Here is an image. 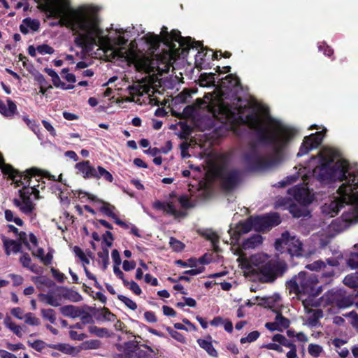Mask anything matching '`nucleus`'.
<instances>
[{
    "instance_id": "obj_63",
    "label": "nucleus",
    "mask_w": 358,
    "mask_h": 358,
    "mask_svg": "<svg viewBox=\"0 0 358 358\" xmlns=\"http://www.w3.org/2000/svg\"><path fill=\"white\" fill-rule=\"evenodd\" d=\"M9 329L18 337L21 338L22 336V327L15 324L13 323L11 324V326L9 327Z\"/></svg>"
},
{
    "instance_id": "obj_19",
    "label": "nucleus",
    "mask_w": 358,
    "mask_h": 358,
    "mask_svg": "<svg viewBox=\"0 0 358 358\" xmlns=\"http://www.w3.org/2000/svg\"><path fill=\"white\" fill-rule=\"evenodd\" d=\"M8 108L5 103L0 100V113L6 117H13L17 113V106L10 99H7Z\"/></svg>"
},
{
    "instance_id": "obj_5",
    "label": "nucleus",
    "mask_w": 358,
    "mask_h": 358,
    "mask_svg": "<svg viewBox=\"0 0 358 358\" xmlns=\"http://www.w3.org/2000/svg\"><path fill=\"white\" fill-rule=\"evenodd\" d=\"M56 17H61L62 21L68 26L78 28L89 34L99 35L101 31L96 26H90V22L85 13L73 9L69 10L63 8H58L54 11Z\"/></svg>"
},
{
    "instance_id": "obj_21",
    "label": "nucleus",
    "mask_w": 358,
    "mask_h": 358,
    "mask_svg": "<svg viewBox=\"0 0 358 358\" xmlns=\"http://www.w3.org/2000/svg\"><path fill=\"white\" fill-rule=\"evenodd\" d=\"M215 73H201L199 76V83L201 86H216Z\"/></svg>"
},
{
    "instance_id": "obj_6",
    "label": "nucleus",
    "mask_w": 358,
    "mask_h": 358,
    "mask_svg": "<svg viewBox=\"0 0 358 358\" xmlns=\"http://www.w3.org/2000/svg\"><path fill=\"white\" fill-rule=\"evenodd\" d=\"M302 243L296 236H290L288 231L282 234L281 237L276 239L275 248L282 253L287 251L291 256H302Z\"/></svg>"
},
{
    "instance_id": "obj_62",
    "label": "nucleus",
    "mask_w": 358,
    "mask_h": 358,
    "mask_svg": "<svg viewBox=\"0 0 358 358\" xmlns=\"http://www.w3.org/2000/svg\"><path fill=\"white\" fill-rule=\"evenodd\" d=\"M89 349H98L101 346V342L99 340H91L85 343Z\"/></svg>"
},
{
    "instance_id": "obj_8",
    "label": "nucleus",
    "mask_w": 358,
    "mask_h": 358,
    "mask_svg": "<svg viewBox=\"0 0 358 358\" xmlns=\"http://www.w3.org/2000/svg\"><path fill=\"white\" fill-rule=\"evenodd\" d=\"M327 300L340 308H346L352 304V297L347 295L346 292L343 289H331L328 292Z\"/></svg>"
},
{
    "instance_id": "obj_60",
    "label": "nucleus",
    "mask_w": 358,
    "mask_h": 358,
    "mask_svg": "<svg viewBox=\"0 0 358 358\" xmlns=\"http://www.w3.org/2000/svg\"><path fill=\"white\" fill-rule=\"evenodd\" d=\"M112 258L114 262V266H120L122 261L120 258V253L117 250L114 249L112 251Z\"/></svg>"
},
{
    "instance_id": "obj_27",
    "label": "nucleus",
    "mask_w": 358,
    "mask_h": 358,
    "mask_svg": "<svg viewBox=\"0 0 358 358\" xmlns=\"http://www.w3.org/2000/svg\"><path fill=\"white\" fill-rule=\"evenodd\" d=\"M343 283L350 288L358 287V273L348 275L343 279Z\"/></svg>"
},
{
    "instance_id": "obj_10",
    "label": "nucleus",
    "mask_w": 358,
    "mask_h": 358,
    "mask_svg": "<svg viewBox=\"0 0 358 358\" xmlns=\"http://www.w3.org/2000/svg\"><path fill=\"white\" fill-rule=\"evenodd\" d=\"M40 171L36 168H32L29 170L26 171L25 174H21L17 170H15L12 166H9L7 168L4 169V172L6 174L9 175L10 178H13V180H15V178L17 176L20 177V182H21V185H26L28 187H30L31 189V186L34 185H36L35 182H34L31 180L32 177L34 176H41L38 174V172Z\"/></svg>"
},
{
    "instance_id": "obj_43",
    "label": "nucleus",
    "mask_w": 358,
    "mask_h": 358,
    "mask_svg": "<svg viewBox=\"0 0 358 358\" xmlns=\"http://www.w3.org/2000/svg\"><path fill=\"white\" fill-rule=\"evenodd\" d=\"M308 353L315 357H318L322 351V348L317 344H310L308 348Z\"/></svg>"
},
{
    "instance_id": "obj_56",
    "label": "nucleus",
    "mask_w": 358,
    "mask_h": 358,
    "mask_svg": "<svg viewBox=\"0 0 358 358\" xmlns=\"http://www.w3.org/2000/svg\"><path fill=\"white\" fill-rule=\"evenodd\" d=\"M80 317L81 322L84 324H92L94 322L92 316L90 313H86L85 310H84V313L83 315H81Z\"/></svg>"
},
{
    "instance_id": "obj_11",
    "label": "nucleus",
    "mask_w": 358,
    "mask_h": 358,
    "mask_svg": "<svg viewBox=\"0 0 358 358\" xmlns=\"http://www.w3.org/2000/svg\"><path fill=\"white\" fill-rule=\"evenodd\" d=\"M322 139L323 134L322 131H317L308 136H306L297 153V156L304 155L312 149L317 148L322 143Z\"/></svg>"
},
{
    "instance_id": "obj_31",
    "label": "nucleus",
    "mask_w": 358,
    "mask_h": 358,
    "mask_svg": "<svg viewBox=\"0 0 358 358\" xmlns=\"http://www.w3.org/2000/svg\"><path fill=\"white\" fill-rule=\"evenodd\" d=\"M166 145L167 148H150L148 150L145 151L146 153H149L152 156H156L160 152H163L164 154L167 153L172 149V143L171 141H166Z\"/></svg>"
},
{
    "instance_id": "obj_9",
    "label": "nucleus",
    "mask_w": 358,
    "mask_h": 358,
    "mask_svg": "<svg viewBox=\"0 0 358 358\" xmlns=\"http://www.w3.org/2000/svg\"><path fill=\"white\" fill-rule=\"evenodd\" d=\"M117 348L120 351L124 352L127 358H150L148 351L138 346L135 341L126 342L123 345H117Z\"/></svg>"
},
{
    "instance_id": "obj_50",
    "label": "nucleus",
    "mask_w": 358,
    "mask_h": 358,
    "mask_svg": "<svg viewBox=\"0 0 358 358\" xmlns=\"http://www.w3.org/2000/svg\"><path fill=\"white\" fill-rule=\"evenodd\" d=\"M29 345L38 352H41L47 345L45 343L41 340H36L33 343L28 342Z\"/></svg>"
},
{
    "instance_id": "obj_29",
    "label": "nucleus",
    "mask_w": 358,
    "mask_h": 358,
    "mask_svg": "<svg viewBox=\"0 0 358 358\" xmlns=\"http://www.w3.org/2000/svg\"><path fill=\"white\" fill-rule=\"evenodd\" d=\"M272 341L274 342H278L280 345L289 348L290 349L294 348L296 345L287 339L283 335L277 334L274 335L272 338Z\"/></svg>"
},
{
    "instance_id": "obj_30",
    "label": "nucleus",
    "mask_w": 358,
    "mask_h": 358,
    "mask_svg": "<svg viewBox=\"0 0 358 358\" xmlns=\"http://www.w3.org/2000/svg\"><path fill=\"white\" fill-rule=\"evenodd\" d=\"M275 320L277 326L282 328V331L289 327L290 321L287 318L285 317L281 313H278Z\"/></svg>"
},
{
    "instance_id": "obj_4",
    "label": "nucleus",
    "mask_w": 358,
    "mask_h": 358,
    "mask_svg": "<svg viewBox=\"0 0 358 358\" xmlns=\"http://www.w3.org/2000/svg\"><path fill=\"white\" fill-rule=\"evenodd\" d=\"M318 282L316 275L301 271L287 282V287L290 289V292H294L299 298L302 295L308 296V299L302 300L304 307L307 308L310 306H314L312 303V298L319 296L322 291V286H317Z\"/></svg>"
},
{
    "instance_id": "obj_59",
    "label": "nucleus",
    "mask_w": 358,
    "mask_h": 358,
    "mask_svg": "<svg viewBox=\"0 0 358 358\" xmlns=\"http://www.w3.org/2000/svg\"><path fill=\"white\" fill-rule=\"evenodd\" d=\"M136 262L134 261H128V260H124L123 262V269L125 271H131L133 269L135 268L136 267Z\"/></svg>"
},
{
    "instance_id": "obj_34",
    "label": "nucleus",
    "mask_w": 358,
    "mask_h": 358,
    "mask_svg": "<svg viewBox=\"0 0 358 358\" xmlns=\"http://www.w3.org/2000/svg\"><path fill=\"white\" fill-rule=\"evenodd\" d=\"M101 203L103 204V206L100 208V210L101 212L104 213L106 215L110 217H115V214L113 212V210L115 209L113 206L104 201H103V202Z\"/></svg>"
},
{
    "instance_id": "obj_39",
    "label": "nucleus",
    "mask_w": 358,
    "mask_h": 358,
    "mask_svg": "<svg viewBox=\"0 0 358 358\" xmlns=\"http://www.w3.org/2000/svg\"><path fill=\"white\" fill-rule=\"evenodd\" d=\"M24 318V322L27 324L32 326H38L41 324L39 319L36 317L31 313H28L25 314Z\"/></svg>"
},
{
    "instance_id": "obj_37",
    "label": "nucleus",
    "mask_w": 358,
    "mask_h": 358,
    "mask_svg": "<svg viewBox=\"0 0 358 358\" xmlns=\"http://www.w3.org/2000/svg\"><path fill=\"white\" fill-rule=\"evenodd\" d=\"M169 244L171 248L176 252H180L185 248V244L173 237L170 238Z\"/></svg>"
},
{
    "instance_id": "obj_64",
    "label": "nucleus",
    "mask_w": 358,
    "mask_h": 358,
    "mask_svg": "<svg viewBox=\"0 0 358 358\" xmlns=\"http://www.w3.org/2000/svg\"><path fill=\"white\" fill-rule=\"evenodd\" d=\"M129 289L136 295H140L142 292L141 289L138 285L134 281L130 282Z\"/></svg>"
},
{
    "instance_id": "obj_38",
    "label": "nucleus",
    "mask_w": 358,
    "mask_h": 358,
    "mask_svg": "<svg viewBox=\"0 0 358 358\" xmlns=\"http://www.w3.org/2000/svg\"><path fill=\"white\" fill-rule=\"evenodd\" d=\"M98 257L102 260L103 262V269H106L108 264H109V252L108 250L105 248L103 249V251L98 252Z\"/></svg>"
},
{
    "instance_id": "obj_25",
    "label": "nucleus",
    "mask_w": 358,
    "mask_h": 358,
    "mask_svg": "<svg viewBox=\"0 0 358 358\" xmlns=\"http://www.w3.org/2000/svg\"><path fill=\"white\" fill-rule=\"evenodd\" d=\"M48 347L68 355H72L76 351V348L66 343L48 344Z\"/></svg>"
},
{
    "instance_id": "obj_23",
    "label": "nucleus",
    "mask_w": 358,
    "mask_h": 358,
    "mask_svg": "<svg viewBox=\"0 0 358 358\" xmlns=\"http://www.w3.org/2000/svg\"><path fill=\"white\" fill-rule=\"evenodd\" d=\"M262 237L259 234H255L250 238L245 240V241L242 244V248L244 250L249 248H255L258 245L262 243Z\"/></svg>"
},
{
    "instance_id": "obj_51",
    "label": "nucleus",
    "mask_w": 358,
    "mask_h": 358,
    "mask_svg": "<svg viewBox=\"0 0 358 358\" xmlns=\"http://www.w3.org/2000/svg\"><path fill=\"white\" fill-rule=\"evenodd\" d=\"M343 259V255L340 253L335 257H330L326 259L327 264L330 266H337L339 265V260Z\"/></svg>"
},
{
    "instance_id": "obj_42",
    "label": "nucleus",
    "mask_w": 358,
    "mask_h": 358,
    "mask_svg": "<svg viewBox=\"0 0 358 358\" xmlns=\"http://www.w3.org/2000/svg\"><path fill=\"white\" fill-rule=\"evenodd\" d=\"M347 264L352 268H358V252L350 254L349 258L347 259Z\"/></svg>"
},
{
    "instance_id": "obj_22",
    "label": "nucleus",
    "mask_w": 358,
    "mask_h": 358,
    "mask_svg": "<svg viewBox=\"0 0 358 358\" xmlns=\"http://www.w3.org/2000/svg\"><path fill=\"white\" fill-rule=\"evenodd\" d=\"M23 206L21 207V211L24 214L29 215L35 209V203H34L30 196L21 195Z\"/></svg>"
},
{
    "instance_id": "obj_33",
    "label": "nucleus",
    "mask_w": 358,
    "mask_h": 358,
    "mask_svg": "<svg viewBox=\"0 0 358 358\" xmlns=\"http://www.w3.org/2000/svg\"><path fill=\"white\" fill-rule=\"evenodd\" d=\"M88 329L91 334H94L99 337H103L105 336H107L108 334V331L107 329L99 328L97 327L96 326H90L89 327Z\"/></svg>"
},
{
    "instance_id": "obj_46",
    "label": "nucleus",
    "mask_w": 358,
    "mask_h": 358,
    "mask_svg": "<svg viewBox=\"0 0 358 358\" xmlns=\"http://www.w3.org/2000/svg\"><path fill=\"white\" fill-rule=\"evenodd\" d=\"M97 169L99 171V178L103 177L106 180H107L110 182H113V177L108 171H106L102 166H98Z\"/></svg>"
},
{
    "instance_id": "obj_58",
    "label": "nucleus",
    "mask_w": 358,
    "mask_h": 358,
    "mask_svg": "<svg viewBox=\"0 0 358 358\" xmlns=\"http://www.w3.org/2000/svg\"><path fill=\"white\" fill-rule=\"evenodd\" d=\"M85 178H99V171L96 170L95 168L90 166V168H88V172H87V176H83Z\"/></svg>"
},
{
    "instance_id": "obj_52",
    "label": "nucleus",
    "mask_w": 358,
    "mask_h": 358,
    "mask_svg": "<svg viewBox=\"0 0 358 358\" xmlns=\"http://www.w3.org/2000/svg\"><path fill=\"white\" fill-rule=\"evenodd\" d=\"M180 127L183 134V136H181V138L187 139L188 136L192 134V128L191 126L185 123H182Z\"/></svg>"
},
{
    "instance_id": "obj_16",
    "label": "nucleus",
    "mask_w": 358,
    "mask_h": 358,
    "mask_svg": "<svg viewBox=\"0 0 358 358\" xmlns=\"http://www.w3.org/2000/svg\"><path fill=\"white\" fill-rule=\"evenodd\" d=\"M218 83L221 88L231 91L241 85L239 78L233 74L227 75L224 78L220 79Z\"/></svg>"
},
{
    "instance_id": "obj_15",
    "label": "nucleus",
    "mask_w": 358,
    "mask_h": 358,
    "mask_svg": "<svg viewBox=\"0 0 358 358\" xmlns=\"http://www.w3.org/2000/svg\"><path fill=\"white\" fill-rule=\"evenodd\" d=\"M292 191L295 200L303 205H308L313 201V195L309 192L308 187H295Z\"/></svg>"
},
{
    "instance_id": "obj_2",
    "label": "nucleus",
    "mask_w": 358,
    "mask_h": 358,
    "mask_svg": "<svg viewBox=\"0 0 358 358\" xmlns=\"http://www.w3.org/2000/svg\"><path fill=\"white\" fill-rule=\"evenodd\" d=\"M146 40L152 49H157L163 42L173 52L182 55H187L190 48H203L200 41H193L189 36H182L178 30L173 29L169 33L165 26L162 28L161 35L150 33L146 36Z\"/></svg>"
},
{
    "instance_id": "obj_20",
    "label": "nucleus",
    "mask_w": 358,
    "mask_h": 358,
    "mask_svg": "<svg viewBox=\"0 0 358 358\" xmlns=\"http://www.w3.org/2000/svg\"><path fill=\"white\" fill-rule=\"evenodd\" d=\"M3 245L5 247L6 253L7 255L10 254V252L14 253L21 252L22 244L14 240L6 239L5 237L3 238Z\"/></svg>"
},
{
    "instance_id": "obj_28",
    "label": "nucleus",
    "mask_w": 358,
    "mask_h": 358,
    "mask_svg": "<svg viewBox=\"0 0 358 358\" xmlns=\"http://www.w3.org/2000/svg\"><path fill=\"white\" fill-rule=\"evenodd\" d=\"M38 297L41 301L45 302L47 304H48L50 306H55V307H57V306H60V303L52 295L39 294Z\"/></svg>"
},
{
    "instance_id": "obj_24",
    "label": "nucleus",
    "mask_w": 358,
    "mask_h": 358,
    "mask_svg": "<svg viewBox=\"0 0 358 358\" xmlns=\"http://www.w3.org/2000/svg\"><path fill=\"white\" fill-rule=\"evenodd\" d=\"M197 343L200 345V347L203 349H204L209 355L213 357H217V352L214 348L213 345H212L211 342H209L204 339H198Z\"/></svg>"
},
{
    "instance_id": "obj_26",
    "label": "nucleus",
    "mask_w": 358,
    "mask_h": 358,
    "mask_svg": "<svg viewBox=\"0 0 358 358\" xmlns=\"http://www.w3.org/2000/svg\"><path fill=\"white\" fill-rule=\"evenodd\" d=\"M164 211L173 215L175 217H185L187 215L185 212L176 210L171 202L165 204Z\"/></svg>"
},
{
    "instance_id": "obj_55",
    "label": "nucleus",
    "mask_w": 358,
    "mask_h": 358,
    "mask_svg": "<svg viewBox=\"0 0 358 358\" xmlns=\"http://www.w3.org/2000/svg\"><path fill=\"white\" fill-rule=\"evenodd\" d=\"M69 336L73 340L76 341H83L85 338L87 337V336L85 334H78L76 331H69Z\"/></svg>"
},
{
    "instance_id": "obj_47",
    "label": "nucleus",
    "mask_w": 358,
    "mask_h": 358,
    "mask_svg": "<svg viewBox=\"0 0 358 358\" xmlns=\"http://www.w3.org/2000/svg\"><path fill=\"white\" fill-rule=\"evenodd\" d=\"M75 255L80 258V259L86 264H90V260L86 257L84 252L78 246L73 248Z\"/></svg>"
},
{
    "instance_id": "obj_32",
    "label": "nucleus",
    "mask_w": 358,
    "mask_h": 358,
    "mask_svg": "<svg viewBox=\"0 0 358 358\" xmlns=\"http://www.w3.org/2000/svg\"><path fill=\"white\" fill-rule=\"evenodd\" d=\"M22 22L33 31H37L40 28V22L38 20L27 17L24 18Z\"/></svg>"
},
{
    "instance_id": "obj_44",
    "label": "nucleus",
    "mask_w": 358,
    "mask_h": 358,
    "mask_svg": "<svg viewBox=\"0 0 358 358\" xmlns=\"http://www.w3.org/2000/svg\"><path fill=\"white\" fill-rule=\"evenodd\" d=\"M36 50L40 54H42V55H44V54L52 55L55 52L54 49L51 46H50L47 44H43V45H38L36 48Z\"/></svg>"
},
{
    "instance_id": "obj_1",
    "label": "nucleus",
    "mask_w": 358,
    "mask_h": 358,
    "mask_svg": "<svg viewBox=\"0 0 358 358\" xmlns=\"http://www.w3.org/2000/svg\"><path fill=\"white\" fill-rule=\"evenodd\" d=\"M238 114L241 122L257 134L255 140L243 147L242 162L250 171H263L271 168L275 164V159L265 151V145L270 146L275 155H280L294 138L296 130L279 125L275 131L270 132L253 110L249 108L248 113L245 115L238 110Z\"/></svg>"
},
{
    "instance_id": "obj_41",
    "label": "nucleus",
    "mask_w": 358,
    "mask_h": 358,
    "mask_svg": "<svg viewBox=\"0 0 358 358\" xmlns=\"http://www.w3.org/2000/svg\"><path fill=\"white\" fill-rule=\"evenodd\" d=\"M117 298L119 300L122 301L129 308H130L133 310H134L137 308L136 303L134 301H133L131 299H130L129 298H128L124 295H122V294H119L117 296Z\"/></svg>"
},
{
    "instance_id": "obj_45",
    "label": "nucleus",
    "mask_w": 358,
    "mask_h": 358,
    "mask_svg": "<svg viewBox=\"0 0 358 358\" xmlns=\"http://www.w3.org/2000/svg\"><path fill=\"white\" fill-rule=\"evenodd\" d=\"M76 167L79 171L83 173V176H87V172H88V168L90 167V164L89 161H83L76 164Z\"/></svg>"
},
{
    "instance_id": "obj_54",
    "label": "nucleus",
    "mask_w": 358,
    "mask_h": 358,
    "mask_svg": "<svg viewBox=\"0 0 358 358\" xmlns=\"http://www.w3.org/2000/svg\"><path fill=\"white\" fill-rule=\"evenodd\" d=\"M17 235H18V236H19V239L21 242L20 243L24 244L27 248L28 250H31V246L27 241V234L24 231H20V232H18V234Z\"/></svg>"
},
{
    "instance_id": "obj_57",
    "label": "nucleus",
    "mask_w": 358,
    "mask_h": 358,
    "mask_svg": "<svg viewBox=\"0 0 358 358\" xmlns=\"http://www.w3.org/2000/svg\"><path fill=\"white\" fill-rule=\"evenodd\" d=\"M51 272L53 276L59 282H64L66 277L62 273H60L59 271L55 269V268H51Z\"/></svg>"
},
{
    "instance_id": "obj_18",
    "label": "nucleus",
    "mask_w": 358,
    "mask_h": 358,
    "mask_svg": "<svg viewBox=\"0 0 358 358\" xmlns=\"http://www.w3.org/2000/svg\"><path fill=\"white\" fill-rule=\"evenodd\" d=\"M61 313L65 317L76 318L84 313V310L73 305H66L59 308Z\"/></svg>"
},
{
    "instance_id": "obj_13",
    "label": "nucleus",
    "mask_w": 358,
    "mask_h": 358,
    "mask_svg": "<svg viewBox=\"0 0 358 358\" xmlns=\"http://www.w3.org/2000/svg\"><path fill=\"white\" fill-rule=\"evenodd\" d=\"M196 109L197 108H208L214 116H216V113H218L226 117H228L231 113V110L228 106H224V103H222L216 106L215 108H210V103L202 99H196L195 103L193 104Z\"/></svg>"
},
{
    "instance_id": "obj_14",
    "label": "nucleus",
    "mask_w": 358,
    "mask_h": 358,
    "mask_svg": "<svg viewBox=\"0 0 358 358\" xmlns=\"http://www.w3.org/2000/svg\"><path fill=\"white\" fill-rule=\"evenodd\" d=\"M306 268L312 271H320L321 277L327 278L325 280L327 282L329 279L331 280L335 275L334 269L332 268H327L326 263L322 260L315 261L307 265Z\"/></svg>"
},
{
    "instance_id": "obj_48",
    "label": "nucleus",
    "mask_w": 358,
    "mask_h": 358,
    "mask_svg": "<svg viewBox=\"0 0 358 358\" xmlns=\"http://www.w3.org/2000/svg\"><path fill=\"white\" fill-rule=\"evenodd\" d=\"M312 311L313 313L311 318L310 319V323L312 325H315L318 320L323 317V312L320 309L313 310Z\"/></svg>"
},
{
    "instance_id": "obj_3",
    "label": "nucleus",
    "mask_w": 358,
    "mask_h": 358,
    "mask_svg": "<svg viewBox=\"0 0 358 358\" xmlns=\"http://www.w3.org/2000/svg\"><path fill=\"white\" fill-rule=\"evenodd\" d=\"M249 266L259 273V281L264 283L273 282L277 278L283 275L287 268L284 261L260 253L250 257Z\"/></svg>"
},
{
    "instance_id": "obj_7",
    "label": "nucleus",
    "mask_w": 358,
    "mask_h": 358,
    "mask_svg": "<svg viewBox=\"0 0 358 358\" xmlns=\"http://www.w3.org/2000/svg\"><path fill=\"white\" fill-rule=\"evenodd\" d=\"M253 229L257 231L265 232L280 223L277 213L252 217Z\"/></svg>"
},
{
    "instance_id": "obj_53",
    "label": "nucleus",
    "mask_w": 358,
    "mask_h": 358,
    "mask_svg": "<svg viewBox=\"0 0 358 358\" xmlns=\"http://www.w3.org/2000/svg\"><path fill=\"white\" fill-rule=\"evenodd\" d=\"M103 317L108 321H114L116 316L113 314L107 308L101 309Z\"/></svg>"
},
{
    "instance_id": "obj_36",
    "label": "nucleus",
    "mask_w": 358,
    "mask_h": 358,
    "mask_svg": "<svg viewBox=\"0 0 358 358\" xmlns=\"http://www.w3.org/2000/svg\"><path fill=\"white\" fill-rule=\"evenodd\" d=\"M20 262L22 264L23 267L29 268L31 271L34 273H37L36 270L33 269V267L31 264V258L28 253L22 252V257L20 258Z\"/></svg>"
},
{
    "instance_id": "obj_40",
    "label": "nucleus",
    "mask_w": 358,
    "mask_h": 358,
    "mask_svg": "<svg viewBox=\"0 0 358 358\" xmlns=\"http://www.w3.org/2000/svg\"><path fill=\"white\" fill-rule=\"evenodd\" d=\"M260 336V333L258 331H253L250 332L246 337L241 338L240 342L241 343H245L247 342L251 343L256 341Z\"/></svg>"
},
{
    "instance_id": "obj_35",
    "label": "nucleus",
    "mask_w": 358,
    "mask_h": 358,
    "mask_svg": "<svg viewBox=\"0 0 358 358\" xmlns=\"http://www.w3.org/2000/svg\"><path fill=\"white\" fill-rule=\"evenodd\" d=\"M41 314L44 319L49 320L52 324L55 322L56 315L53 309H42Z\"/></svg>"
},
{
    "instance_id": "obj_61",
    "label": "nucleus",
    "mask_w": 358,
    "mask_h": 358,
    "mask_svg": "<svg viewBox=\"0 0 358 358\" xmlns=\"http://www.w3.org/2000/svg\"><path fill=\"white\" fill-rule=\"evenodd\" d=\"M179 202L181 205V206L184 208H189L192 207V205L190 203V201L186 196H181L179 198Z\"/></svg>"
},
{
    "instance_id": "obj_17",
    "label": "nucleus",
    "mask_w": 358,
    "mask_h": 358,
    "mask_svg": "<svg viewBox=\"0 0 358 358\" xmlns=\"http://www.w3.org/2000/svg\"><path fill=\"white\" fill-rule=\"evenodd\" d=\"M253 228L252 217L248 218L244 222H240L236 227V229L233 231L231 237L236 240H238L240 236L249 232Z\"/></svg>"
},
{
    "instance_id": "obj_12",
    "label": "nucleus",
    "mask_w": 358,
    "mask_h": 358,
    "mask_svg": "<svg viewBox=\"0 0 358 358\" xmlns=\"http://www.w3.org/2000/svg\"><path fill=\"white\" fill-rule=\"evenodd\" d=\"M241 177V172L238 170L224 171L221 175V185L227 191L233 190L238 185Z\"/></svg>"
},
{
    "instance_id": "obj_49",
    "label": "nucleus",
    "mask_w": 358,
    "mask_h": 358,
    "mask_svg": "<svg viewBox=\"0 0 358 358\" xmlns=\"http://www.w3.org/2000/svg\"><path fill=\"white\" fill-rule=\"evenodd\" d=\"M62 289L66 292V294H63V296L66 299H70L73 301H78L77 298H81V296L77 292H71L69 289L64 287H62Z\"/></svg>"
}]
</instances>
